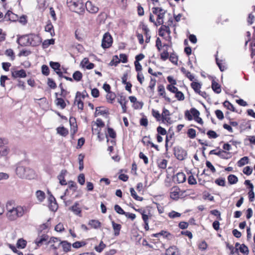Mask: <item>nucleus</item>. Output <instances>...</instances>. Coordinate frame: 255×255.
Here are the masks:
<instances>
[{"mask_svg":"<svg viewBox=\"0 0 255 255\" xmlns=\"http://www.w3.org/2000/svg\"><path fill=\"white\" fill-rule=\"evenodd\" d=\"M6 210V216L7 219L10 221H14L21 217L28 212L27 207L23 206H15L14 202L8 201L5 205Z\"/></svg>","mask_w":255,"mask_h":255,"instance_id":"nucleus-1","label":"nucleus"},{"mask_svg":"<svg viewBox=\"0 0 255 255\" xmlns=\"http://www.w3.org/2000/svg\"><path fill=\"white\" fill-rule=\"evenodd\" d=\"M16 175L22 179H31L35 176L34 171L31 168L23 165L21 163H18L15 169Z\"/></svg>","mask_w":255,"mask_h":255,"instance_id":"nucleus-2","label":"nucleus"},{"mask_svg":"<svg viewBox=\"0 0 255 255\" xmlns=\"http://www.w3.org/2000/svg\"><path fill=\"white\" fill-rule=\"evenodd\" d=\"M152 12L153 14L156 16V20L154 18L153 14L150 13L149 20L153 22L156 26L160 25L164 23V17L166 13V10L159 7H154L152 8Z\"/></svg>","mask_w":255,"mask_h":255,"instance_id":"nucleus-3","label":"nucleus"},{"mask_svg":"<svg viewBox=\"0 0 255 255\" xmlns=\"http://www.w3.org/2000/svg\"><path fill=\"white\" fill-rule=\"evenodd\" d=\"M58 241L59 239L57 238L51 237L49 239V236L47 234H39L34 241V243L36 245L35 249H37L43 245H48V244H52Z\"/></svg>","mask_w":255,"mask_h":255,"instance_id":"nucleus-4","label":"nucleus"},{"mask_svg":"<svg viewBox=\"0 0 255 255\" xmlns=\"http://www.w3.org/2000/svg\"><path fill=\"white\" fill-rule=\"evenodd\" d=\"M23 38L27 41V44L32 46H37L41 42V37L37 34H30L24 37Z\"/></svg>","mask_w":255,"mask_h":255,"instance_id":"nucleus-5","label":"nucleus"},{"mask_svg":"<svg viewBox=\"0 0 255 255\" xmlns=\"http://www.w3.org/2000/svg\"><path fill=\"white\" fill-rule=\"evenodd\" d=\"M113 43V38L109 32L105 33L103 37L102 41V47L104 49L109 48Z\"/></svg>","mask_w":255,"mask_h":255,"instance_id":"nucleus-6","label":"nucleus"},{"mask_svg":"<svg viewBox=\"0 0 255 255\" xmlns=\"http://www.w3.org/2000/svg\"><path fill=\"white\" fill-rule=\"evenodd\" d=\"M185 191L181 190L177 186H174L170 189V197L173 200H178L182 196Z\"/></svg>","mask_w":255,"mask_h":255,"instance_id":"nucleus-7","label":"nucleus"},{"mask_svg":"<svg viewBox=\"0 0 255 255\" xmlns=\"http://www.w3.org/2000/svg\"><path fill=\"white\" fill-rule=\"evenodd\" d=\"M69 3L70 8L75 12H79L83 9L84 4L81 0L72 1Z\"/></svg>","mask_w":255,"mask_h":255,"instance_id":"nucleus-8","label":"nucleus"},{"mask_svg":"<svg viewBox=\"0 0 255 255\" xmlns=\"http://www.w3.org/2000/svg\"><path fill=\"white\" fill-rule=\"evenodd\" d=\"M170 116V113L169 110L165 108H163L162 112L161 113L162 123L166 125L171 124L172 122Z\"/></svg>","mask_w":255,"mask_h":255,"instance_id":"nucleus-9","label":"nucleus"},{"mask_svg":"<svg viewBox=\"0 0 255 255\" xmlns=\"http://www.w3.org/2000/svg\"><path fill=\"white\" fill-rule=\"evenodd\" d=\"M174 154L178 159L182 160L186 157L187 152L182 148L178 147L175 149Z\"/></svg>","mask_w":255,"mask_h":255,"instance_id":"nucleus-10","label":"nucleus"},{"mask_svg":"<svg viewBox=\"0 0 255 255\" xmlns=\"http://www.w3.org/2000/svg\"><path fill=\"white\" fill-rule=\"evenodd\" d=\"M85 6L87 10L91 13H96L99 10L98 7L96 6L90 1H87L85 4Z\"/></svg>","mask_w":255,"mask_h":255,"instance_id":"nucleus-11","label":"nucleus"},{"mask_svg":"<svg viewBox=\"0 0 255 255\" xmlns=\"http://www.w3.org/2000/svg\"><path fill=\"white\" fill-rule=\"evenodd\" d=\"M11 75L13 78H25L27 76L25 71L23 69L13 70L11 72Z\"/></svg>","mask_w":255,"mask_h":255,"instance_id":"nucleus-12","label":"nucleus"},{"mask_svg":"<svg viewBox=\"0 0 255 255\" xmlns=\"http://www.w3.org/2000/svg\"><path fill=\"white\" fill-rule=\"evenodd\" d=\"M7 144H4L0 146V156L6 157L10 152V148L7 145Z\"/></svg>","mask_w":255,"mask_h":255,"instance_id":"nucleus-13","label":"nucleus"},{"mask_svg":"<svg viewBox=\"0 0 255 255\" xmlns=\"http://www.w3.org/2000/svg\"><path fill=\"white\" fill-rule=\"evenodd\" d=\"M69 210H70L75 215L79 217H81V209L79 207V204L78 202H75L74 204L71 206Z\"/></svg>","mask_w":255,"mask_h":255,"instance_id":"nucleus-14","label":"nucleus"},{"mask_svg":"<svg viewBox=\"0 0 255 255\" xmlns=\"http://www.w3.org/2000/svg\"><path fill=\"white\" fill-rule=\"evenodd\" d=\"M157 91L160 96H162L166 101L171 102L170 99L166 96L165 88L163 85H158Z\"/></svg>","mask_w":255,"mask_h":255,"instance_id":"nucleus-15","label":"nucleus"},{"mask_svg":"<svg viewBox=\"0 0 255 255\" xmlns=\"http://www.w3.org/2000/svg\"><path fill=\"white\" fill-rule=\"evenodd\" d=\"M209 153L210 154L217 155L223 159L228 158V155L229 154V153L224 150H219L218 152H216V150L214 149L211 150Z\"/></svg>","mask_w":255,"mask_h":255,"instance_id":"nucleus-16","label":"nucleus"},{"mask_svg":"<svg viewBox=\"0 0 255 255\" xmlns=\"http://www.w3.org/2000/svg\"><path fill=\"white\" fill-rule=\"evenodd\" d=\"M81 66L82 67H85L87 69H92L94 68L95 65L92 63H90L88 58H84L81 62Z\"/></svg>","mask_w":255,"mask_h":255,"instance_id":"nucleus-17","label":"nucleus"},{"mask_svg":"<svg viewBox=\"0 0 255 255\" xmlns=\"http://www.w3.org/2000/svg\"><path fill=\"white\" fill-rule=\"evenodd\" d=\"M50 66L60 77L62 76V73L60 69V65L59 63L51 61Z\"/></svg>","mask_w":255,"mask_h":255,"instance_id":"nucleus-18","label":"nucleus"},{"mask_svg":"<svg viewBox=\"0 0 255 255\" xmlns=\"http://www.w3.org/2000/svg\"><path fill=\"white\" fill-rule=\"evenodd\" d=\"M166 32L168 35H170L171 31L168 25L162 24L161 26L159 29V35L160 36H163Z\"/></svg>","mask_w":255,"mask_h":255,"instance_id":"nucleus-19","label":"nucleus"},{"mask_svg":"<svg viewBox=\"0 0 255 255\" xmlns=\"http://www.w3.org/2000/svg\"><path fill=\"white\" fill-rule=\"evenodd\" d=\"M81 93L78 92L76 94V97L75 101V104L77 105L79 109L82 110L84 107V104L81 99Z\"/></svg>","mask_w":255,"mask_h":255,"instance_id":"nucleus-20","label":"nucleus"},{"mask_svg":"<svg viewBox=\"0 0 255 255\" xmlns=\"http://www.w3.org/2000/svg\"><path fill=\"white\" fill-rule=\"evenodd\" d=\"M67 173V171L66 170H61L60 174L58 176V178L59 180V182L62 185H65L67 184V182L65 180V176Z\"/></svg>","mask_w":255,"mask_h":255,"instance_id":"nucleus-21","label":"nucleus"},{"mask_svg":"<svg viewBox=\"0 0 255 255\" xmlns=\"http://www.w3.org/2000/svg\"><path fill=\"white\" fill-rule=\"evenodd\" d=\"M35 196L39 202H43L45 198V194L41 190H37L35 193Z\"/></svg>","mask_w":255,"mask_h":255,"instance_id":"nucleus-22","label":"nucleus"},{"mask_svg":"<svg viewBox=\"0 0 255 255\" xmlns=\"http://www.w3.org/2000/svg\"><path fill=\"white\" fill-rule=\"evenodd\" d=\"M212 88L213 90L217 94H219L221 92V86L214 80L212 82Z\"/></svg>","mask_w":255,"mask_h":255,"instance_id":"nucleus-23","label":"nucleus"},{"mask_svg":"<svg viewBox=\"0 0 255 255\" xmlns=\"http://www.w3.org/2000/svg\"><path fill=\"white\" fill-rule=\"evenodd\" d=\"M58 245H61L63 250L65 252H68L71 250V244L69 243L67 241L60 242V243H58Z\"/></svg>","mask_w":255,"mask_h":255,"instance_id":"nucleus-24","label":"nucleus"},{"mask_svg":"<svg viewBox=\"0 0 255 255\" xmlns=\"http://www.w3.org/2000/svg\"><path fill=\"white\" fill-rule=\"evenodd\" d=\"M106 136L107 138V142H108V136L112 138H115L116 137V133L112 128H108L107 129V132L106 133Z\"/></svg>","mask_w":255,"mask_h":255,"instance_id":"nucleus-25","label":"nucleus"},{"mask_svg":"<svg viewBox=\"0 0 255 255\" xmlns=\"http://www.w3.org/2000/svg\"><path fill=\"white\" fill-rule=\"evenodd\" d=\"M57 132L63 136H66L68 134V130L64 127H58L56 129Z\"/></svg>","mask_w":255,"mask_h":255,"instance_id":"nucleus-26","label":"nucleus"},{"mask_svg":"<svg viewBox=\"0 0 255 255\" xmlns=\"http://www.w3.org/2000/svg\"><path fill=\"white\" fill-rule=\"evenodd\" d=\"M89 225L94 229H98L101 227V223L96 220H91L89 222Z\"/></svg>","mask_w":255,"mask_h":255,"instance_id":"nucleus-27","label":"nucleus"},{"mask_svg":"<svg viewBox=\"0 0 255 255\" xmlns=\"http://www.w3.org/2000/svg\"><path fill=\"white\" fill-rule=\"evenodd\" d=\"M176 181L179 183H183L186 180V176L182 172L178 173L176 175Z\"/></svg>","mask_w":255,"mask_h":255,"instance_id":"nucleus-28","label":"nucleus"},{"mask_svg":"<svg viewBox=\"0 0 255 255\" xmlns=\"http://www.w3.org/2000/svg\"><path fill=\"white\" fill-rule=\"evenodd\" d=\"M74 122H75V119L70 118V124L71 125V133L72 135H73L77 131V126L76 124H75Z\"/></svg>","mask_w":255,"mask_h":255,"instance_id":"nucleus-29","label":"nucleus"},{"mask_svg":"<svg viewBox=\"0 0 255 255\" xmlns=\"http://www.w3.org/2000/svg\"><path fill=\"white\" fill-rule=\"evenodd\" d=\"M191 86L196 93H198L201 91L202 85L200 83L193 82L191 84Z\"/></svg>","mask_w":255,"mask_h":255,"instance_id":"nucleus-30","label":"nucleus"},{"mask_svg":"<svg viewBox=\"0 0 255 255\" xmlns=\"http://www.w3.org/2000/svg\"><path fill=\"white\" fill-rule=\"evenodd\" d=\"M249 163V158L247 156H244L241 158L237 162L239 167H242Z\"/></svg>","mask_w":255,"mask_h":255,"instance_id":"nucleus-31","label":"nucleus"},{"mask_svg":"<svg viewBox=\"0 0 255 255\" xmlns=\"http://www.w3.org/2000/svg\"><path fill=\"white\" fill-rule=\"evenodd\" d=\"M56 105L57 106L60 107L62 109H64L66 106L64 100L60 98H57L56 100Z\"/></svg>","mask_w":255,"mask_h":255,"instance_id":"nucleus-32","label":"nucleus"},{"mask_svg":"<svg viewBox=\"0 0 255 255\" xmlns=\"http://www.w3.org/2000/svg\"><path fill=\"white\" fill-rule=\"evenodd\" d=\"M113 228L115 231V235L118 236L121 229V225L119 224L115 223L114 221L112 222Z\"/></svg>","mask_w":255,"mask_h":255,"instance_id":"nucleus-33","label":"nucleus"},{"mask_svg":"<svg viewBox=\"0 0 255 255\" xmlns=\"http://www.w3.org/2000/svg\"><path fill=\"white\" fill-rule=\"evenodd\" d=\"M45 30L46 31L50 32L51 36H53L55 35L53 26L51 22H49L46 24Z\"/></svg>","mask_w":255,"mask_h":255,"instance_id":"nucleus-34","label":"nucleus"},{"mask_svg":"<svg viewBox=\"0 0 255 255\" xmlns=\"http://www.w3.org/2000/svg\"><path fill=\"white\" fill-rule=\"evenodd\" d=\"M55 42L54 39L45 40L42 43V47L43 48H48L50 45H53Z\"/></svg>","mask_w":255,"mask_h":255,"instance_id":"nucleus-35","label":"nucleus"},{"mask_svg":"<svg viewBox=\"0 0 255 255\" xmlns=\"http://www.w3.org/2000/svg\"><path fill=\"white\" fill-rule=\"evenodd\" d=\"M181 72L185 75V76L190 80L193 81L194 79V76L188 71H187L184 68L182 67L181 69Z\"/></svg>","mask_w":255,"mask_h":255,"instance_id":"nucleus-36","label":"nucleus"},{"mask_svg":"<svg viewBox=\"0 0 255 255\" xmlns=\"http://www.w3.org/2000/svg\"><path fill=\"white\" fill-rule=\"evenodd\" d=\"M228 180L229 183H230L231 184H235L238 181V179L237 177L236 176H235V175H233V174H231L228 176Z\"/></svg>","mask_w":255,"mask_h":255,"instance_id":"nucleus-37","label":"nucleus"},{"mask_svg":"<svg viewBox=\"0 0 255 255\" xmlns=\"http://www.w3.org/2000/svg\"><path fill=\"white\" fill-rule=\"evenodd\" d=\"M130 192L131 196L136 200L137 201H142L143 198L141 197L138 196L135 191L134 189L133 188H130Z\"/></svg>","mask_w":255,"mask_h":255,"instance_id":"nucleus-38","label":"nucleus"},{"mask_svg":"<svg viewBox=\"0 0 255 255\" xmlns=\"http://www.w3.org/2000/svg\"><path fill=\"white\" fill-rule=\"evenodd\" d=\"M152 115L154 117L157 121H161V114L159 113L158 111L153 109L152 110Z\"/></svg>","mask_w":255,"mask_h":255,"instance_id":"nucleus-39","label":"nucleus"},{"mask_svg":"<svg viewBox=\"0 0 255 255\" xmlns=\"http://www.w3.org/2000/svg\"><path fill=\"white\" fill-rule=\"evenodd\" d=\"M116 98V95L112 92H109L106 96L107 101L110 103H112Z\"/></svg>","mask_w":255,"mask_h":255,"instance_id":"nucleus-40","label":"nucleus"},{"mask_svg":"<svg viewBox=\"0 0 255 255\" xmlns=\"http://www.w3.org/2000/svg\"><path fill=\"white\" fill-rule=\"evenodd\" d=\"M151 217V214L148 211H146V213H144L142 215V219L144 223L148 222L149 219Z\"/></svg>","mask_w":255,"mask_h":255,"instance_id":"nucleus-41","label":"nucleus"},{"mask_svg":"<svg viewBox=\"0 0 255 255\" xmlns=\"http://www.w3.org/2000/svg\"><path fill=\"white\" fill-rule=\"evenodd\" d=\"M73 78L75 80L79 81L82 78V74L81 72L77 71L74 73Z\"/></svg>","mask_w":255,"mask_h":255,"instance_id":"nucleus-42","label":"nucleus"},{"mask_svg":"<svg viewBox=\"0 0 255 255\" xmlns=\"http://www.w3.org/2000/svg\"><path fill=\"white\" fill-rule=\"evenodd\" d=\"M26 242L22 239H20L17 241L16 245L19 248L23 249L25 247Z\"/></svg>","mask_w":255,"mask_h":255,"instance_id":"nucleus-43","label":"nucleus"},{"mask_svg":"<svg viewBox=\"0 0 255 255\" xmlns=\"http://www.w3.org/2000/svg\"><path fill=\"white\" fill-rule=\"evenodd\" d=\"M105 247L106 245L102 241H101L99 246H96L95 247V249L97 252L101 253L105 248Z\"/></svg>","mask_w":255,"mask_h":255,"instance_id":"nucleus-44","label":"nucleus"},{"mask_svg":"<svg viewBox=\"0 0 255 255\" xmlns=\"http://www.w3.org/2000/svg\"><path fill=\"white\" fill-rule=\"evenodd\" d=\"M84 156L82 154H80L78 156V160L79 163V170H82L84 168Z\"/></svg>","mask_w":255,"mask_h":255,"instance_id":"nucleus-45","label":"nucleus"},{"mask_svg":"<svg viewBox=\"0 0 255 255\" xmlns=\"http://www.w3.org/2000/svg\"><path fill=\"white\" fill-rule=\"evenodd\" d=\"M168 216L170 218L174 219L180 217L181 216V214L174 211H172L168 214Z\"/></svg>","mask_w":255,"mask_h":255,"instance_id":"nucleus-46","label":"nucleus"},{"mask_svg":"<svg viewBox=\"0 0 255 255\" xmlns=\"http://www.w3.org/2000/svg\"><path fill=\"white\" fill-rule=\"evenodd\" d=\"M167 161L166 159H161L158 163V167L161 169H165L167 166Z\"/></svg>","mask_w":255,"mask_h":255,"instance_id":"nucleus-47","label":"nucleus"},{"mask_svg":"<svg viewBox=\"0 0 255 255\" xmlns=\"http://www.w3.org/2000/svg\"><path fill=\"white\" fill-rule=\"evenodd\" d=\"M255 20V15L253 13H251L249 14L247 19V22L249 24H252Z\"/></svg>","mask_w":255,"mask_h":255,"instance_id":"nucleus-48","label":"nucleus"},{"mask_svg":"<svg viewBox=\"0 0 255 255\" xmlns=\"http://www.w3.org/2000/svg\"><path fill=\"white\" fill-rule=\"evenodd\" d=\"M169 53L167 51V49L164 50L160 54V58L163 61L166 60L169 58Z\"/></svg>","mask_w":255,"mask_h":255,"instance_id":"nucleus-49","label":"nucleus"},{"mask_svg":"<svg viewBox=\"0 0 255 255\" xmlns=\"http://www.w3.org/2000/svg\"><path fill=\"white\" fill-rule=\"evenodd\" d=\"M92 124L94 125L96 127H98L100 128H102L104 127L105 124L102 120L100 119H97L95 122L92 123Z\"/></svg>","mask_w":255,"mask_h":255,"instance_id":"nucleus-50","label":"nucleus"},{"mask_svg":"<svg viewBox=\"0 0 255 255\" xmlns=\"http://www.w3.org/2000/svg\"><path fill=\"white\" fill-rule=\"evenodd\" d=\"M207 134L210 138H216L218 137L217 133L214 130H210Z\"/></svg>","mask_w":255,"mask_h":255,"instance_id":"nucleus-51","label":"nucleus"},{"mask_svg":"<svg viewBox=\"0 0 255 255\" xmlns=\"http://www.w3.org/2000/svg\"><path fill=\"white\" fill-rule=\"evenodd\" d=\"M169 59L170 61L175 65L177 64L178 62V58L177 56L174 54H170V56L169 57Z\"/></svg>","mask_w":255,"mask_h":255,"instance_id":"nucleus-52","label":"nucleus"},{"mask_svg":"<svg viewBox=\"0 0 255 255\" xmlns=\"http://www.w3.org/2000/svg\"><path fill=\"white\" fill-rule=\"evenodd\" d=\"M5 54L7 56L10 57L12 60H14L15 56L14 52L11 49H7L5 51Z\"/></svg>","mask_w":255,"mask_h":255,"instance_id":"nucleus-53","label":"nucleus"},{"mask_svg":"<svg viewBox=\"0 0 255 255\" xmlns=\"http://www.w3.org/2000/svg\"><path fill=\"white\" fill-rule=\"evenodd\" d=\"M216 63L218 65L219 69L221 71H224L226 70V68L225 65L222 63L221 61H220L217 58H216Z\"/></svg>","mask_w":255,"mask_h":255,"instance_id":"nucleus-54","label":"nucleus"},{"mask_svg":"<svg viewBox=\"0 0 255 255\" xmlns=\"http://www.w3.org/2000/svg\"><path fill=\"white\" fill-rule=\"evenodd\" d=\"M175 97L179 101H183L184 100V95L182 92L177 91L175 93Z\"/></svg>","mask_w":255,"mask_h":255,"instance_id":"nucleus-55","label":"nucleus"},{"mask_svg":"<svg viewBox=\"0 0 255 255\" xmlns=\"http://www.w3.org/2000/svg\"><path fill=\"white\" fill-rule=\"evenodd\" d=\"M223 105H224V107H226L228 109H229L231 111H235L234 106L231 103H230L229 101H225L223 103Z\"/></svg>","mask_w":255,"mask_h":255,"instance_id":"nucleus-56","label":"nucleus"},{"mask_svg":"<svg viewBox=\"0 0 255 255\" xmlns=\"http://www.w3.org/2000/svg\"><path fill=\"white\" fill-rule=\"evenodd\" d=\"M187 134L190 138H194L196 136V130L193 128H189Z\"/></svg>","mask_w":255,"mask_h":255,"instance_id":"nucleus-57","label":"nucleus"},{"mask_svg":"<svg viewBox=\"0 0 255 255\" xmlns=\"http://www.w3.org/2000/svg\"><path fill=\"white\" fill-rule=\"evenodd\" d=\"M114 209L117 213L121 215H125L126 212L119 205H115Z\"/></svg>","mask_w":255,"mask_h":255,"instance_id":"nucleus-58","label":"nucleus"},{"mask_svg":"<svg viewBox=\"0 0 255 255\" xmlns=\"http://www.w3.org/2000/svg\"><path fill=\"white\" fill-rule=\"evenodd\" d=\"M160 236H162L165 238L170 239L172 237V235L169 232L165 231H161L159 232Z\"/></svg>","mask_w":255,"mask_h":255,"instance_id":"nucleus-59","label":"nucleus"},{"mask_svg":"<svg viewBox=\"0 0 255 255\" xmlns=\"http://www.w3.org/2000/svg\"><path fill=\"white\" fill-rule=\"evenodd\" d=\"M215 182L219 186H224L225 185V180L224 178H218L215 180Z\"/></svg>","mask_w":255,"mask_h":255,"instance_id":"nucleus-60","label":"nucleus"},{"mask_svg":"<svg viewBox=\"0 0 255 255\" xmlns=\"http://www.w3.org/2000/svg\"><path fill=\"white\" fill-rule=\"evenodd\" d=\"M253 169L250 166H246L243 169V173L247 175H251Z\"/></svg>","mask_w":255,"mask_h":255,"instance_id":"nucleus-61","label":"nucleus"},{"mask_svg":"<svg viewBox=\"0 0 255 255\" xmlns=\"http://www.w3.org/2000/svg\"><path fill=\"white\" fill-rule=\"evenodd\" d=\"M174 85H168L166 88L170 92L175 93L178 91V89L175 87Z\"/></svg>","mask_w":255,"mask_h":255,"instance_id":"nucleus-62","label":"nucleus"},{"mask_svg":"<svg viewBox=\"0 0 255 255\" xmlns=\"http://www.w3.org/2000/svg\"><path fill=\"white\" fill-rule=\"evenodd\" d=\"M240 251L242 253L244 254H248L249 252L248 247L244 244H242L240 246Z\"/></svg>","mask_w":255,"mask_h":255,"instance_id":"nucleus-63","label":"nucleus"},{"mask_svg":"<svg viewBox=\"0 0 255 255\" xmlns=\"http://www.w3.org/2000/svg\"><path fill=\"white\" fill-rule=\"evenodd\" d=\"M252 56L255 55V33L254 34V39L251 43Z\"/></svg>","mask_w":255,"mask_h":255,"instance_id":"nucleus-64","label":"nucleus"}]
</instances>
